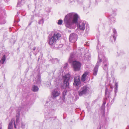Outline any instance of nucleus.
<instances>
[{"label":"nucleus","instance_id":"28","mask_svg":"<svg viewBox=\"0 0 129 129\" xmlns=\"http://www.w3.org/2000/svg\"><path fill=\"white\" fill-rule=\"evenodd\" d=\"M36 47H34L33 48V50H35L36 49Z\"/></svg>","mask_w":129,"mask_h":129},{"label":"nucleus","instance_id":"6","mask_svg":"<svg viewBox=\"0 0 129 129\" xmlns=\"http://www.w3.org/2000/svg\"><path fill=\"white\" fill-rule=\"evenodd\" d=\"M74 55L73 53H71L70 58L69 59V61L70 63L71 64H81L80 62L76 60H74Z\"/></svg>","mask_w":129,"mask_h":129},{"label":"nucleus","instance_id":"4","mask_svg":"<svg viewBox=\"0 0 129 129\" xmlns=\"http://www.w3.org/2000/svg\"><path fill=\"white\" fill-rule=\"evenodd\" d=\"M70 77V75L69 74H67L63 76V85L62 86V87L64 89H66L69 87V81Z\"/></svg>","mask_w":129,"mask_h":129},{"label":"nucleus","instance_id":"30","mask_svg":"<svg viewBox=\"0 0 129 129\" xmlns=\"http://www.w3.org/2000/svg\"><path fill=\"white\" fill-rule=\"evenodd\" d=\"M63 94V96H64V97H65V95H64V93Z\"/></svg>","mask_w":129,"mask_h":129},{"label":"nucleus","instance_id":"17","mask_svg":"<svg viewBox=\"0 0 129 129\" xmlns=\"http://www.w3.org/2000/svg\"><path fill=\"white\" fill-rule=\"evenodd\" d=\"M113 33H114V34L113 37V38L114 39V40L115 41L116 39V37L117 36V32L116 30L114 28L113 30Z\"/></svg>","mask_w":129,"mask_h":129},{"label":"nucleus","instance_id":"3","mask_svg":"<svg viewBox=\"0 0 129 129\" xmlns=\"http://www.w3.org/2000/svg\"><path fill=\"white\" fill-rule=\"evenodd\" d=\"M98 58L96 64H101V62L103 60V63L104 64H107L108 63V61L106 58H105L103 52H101L100 51L98 52Z\"/></svg>","mask_w":129,"mask_h":129},{"label":"nucleus","instance_id":"5","mask_svg":"<svg viewBox=\"0 0 129 129\" xmlns=\"http://www.w3.org/2000/svg\"><path fill=\"white\" fill-rule=\"evenodd\" d=\"M88 87L86 86H84L82 87L78 91L79 96H81L86 94L88 92Z\"/></svg>","mask_w":129,"mask_h":129},{"label":"nucleus","instance_id":"24","mask_svg":"<svg viewBox=\"0 0 129 129\" xmlns=\"http://www.w3.org/2000/svg\"><path fill=\"white\" fill-rule=\"evenodd\" d=\"M62 23V21L61 20H58L57 23L58 24L60 25H61Z\"/></svg>","mask_w":129,"mask_h":129},{"label":"nucleus","instance_id":"34","mask_svg":"<svg viewBox=\"0 0 129 129\" xmlns=\"http://www.w3.org/2000/svg\"><path fill=\"white\" fill-rule=\"evenodd\" d=\"M65 64L67 65V64H67V63H66V64Z\"/></svg>","mask_w":129,"mask_h":129},{"label":"nucleus","instance_id":"29","mask_svg":"<svg viewBox=\"0 0 129 129\" xmlns=\"http://www.w3.org/2000/svg\"><path fill=\"white\" fill-rule=\"evenodd\" d=\"M65 92V93H66V91H63V92Z\"/></svg>","mask_w":129,"mask_h":129},{"label":"nucleus","instance_id":"25","mask_svg":"<svg viewBox=\"0 0 129 129\" xmlns=\"http://www.w3.org/2000/svg\"><path fill=\"white\" fill-rule=\"evenodd\" d=\"M107 65H104L103 67V69L104 70H106L108 69Z\"/></svg>","mask_w":129,"mask_h":129},{"label":"nucleus","instance_id":"31","mask_svg":"<svg viewBox=\"0 0 129 129\" xmlns=\"http://www.w3.org/2000/svg\"><path fill=\"white\" fill-rule=\"evenodd\" d=\"M39 83H40V79H39Z\"/></svg>","mask_w":129,"mask_h":129},{"label":"nucleus","instance_id":"26","mask_svg":"<svg viewBox=\"0 0 129 129\" xmlns=\"http://www.w3.org/2000/svg\"><path fill=\"white\" fill-rule=\"evenodd\" d=\"M25 125L23 123H22L21 124V127L22 128H25Z\"/></svg>","mask_w":129,"mask_h":129},{"label":"nucleus","instance_id":"11","mask_svg":"<svg viewBox=\"0 0 129 129\" xmlns=\"http://www.w3.org/2000/svg\"><path fill=\"white\" fill-rule=\"evenodd\" d=\"M89 73L88 72H86L84 73L81 78L82 81L84 82L85 81L86 76L89 74Z\"/></svg>","mask_w":129,"mask_h":129},{"label":"nucleus","instance_id":"9","mask_svg":"<svg viewBox=\"0 0 129 129\" xmlns=\"http://www.w3.org/2000/svg\"><path fill=\"white\" fill-rule=\"evenodd\" d=\"M77 26L79 28L82 30H84L85 28V24L82 21L80 22L77 24Z\"/></svg>","mask_w":129,"mask_h":129},{"label":"nucleus","instance_id":"33","mask_svg":"<svg viewBox=\"0 0 129 129\" xmlns=\"http://www.w3.org/2000/svg\"><path fill=\"white\" fill-rule=\"evenodd\" d=\"M31 24V23H29V25H30Z\"/></svg>","mask_w":129,"mask_h":129},{"label":"nucleus","instance_id":"1","mask_svg":"<svg viewBox=\"0 0 129 129\" xmlns=\"http://www.w3.org/2000/svg\"><path fill=\"white\" fill-rule=\"evenodd\" d=\"M78 18L79 16L76 14L71 13L65 17L64 22L66 27L70 28L73 29L76 25Z\"/></svg>","mask_w":129,"mask_h":129},{"label":"nucleus","instance_id":"27","mask_svg":"<svg viewBox=\"0 0 129 129\" xmlns=\"http://www.w3.org/2000/svg\"><path fill=\"white\" fill-rule=\"evenodd\" d=\"M108 92V89L107 88H106L105 91V95L107 94Z\"/></svg>","mask_w":129,"mask_h":129},{"label":"nucleus","instance_id":"20","mask_svg":"<svg viewBox=\"0 0 129 129\" xmlns=\"http://www.w3.org/2000/svg\"><path fill=\"white\" fill-rule=\"evenodd\" d=\"M115 92L116 93L117 92V90L118 89V83H116L115 85Z\"/></svg>","mask_w":129,"mask_h":129},{"label":"nucleus","instance_id":"18","mask_svg":"<svg viewBox=\"0 0 129 129\" xmlns=\"http://www.w3.org/2000/svg\"><path fill=\"white\" fill-rule=\"evenodd\" d=\"M39 90V88L37 86L34 85L32 88V90L33 91L36 92L38 91Z\"/></svg>","mask_w":129,"mask_h":129},{"label":"nucleus","instance_id":"2","mask_svg":"<svg viewBox=\"0 0 129 129\" xmlns=\"http://www.w3.org/2000/svg\"><path fill=\"white\" fill-rule=\"evenodd\" d=\"M61 36V35L60 34L56 32L54 33L52 37L49 39L48 43L49 44L51 45H54Z\"/></svg>","mask_w":129,"mask_h":129},{"label":"nucleus","instance_id":"14","mask_svg":"<svg viewBox=\"0 0 129 129\" xmlns=\"http://www.w3.org/2000/svg\"><path fill=\"white\" fill-rule=\"evenodd\" d=\"M80 65H73V67L75 71L79 70L80 68Z\"/></svg>","mask_w":129,"mask_h":129},{"label":"nucleus","instance_id":"32","mask_svg":"<svg viewBox=\"0 0 129 129\" xmlns=\"http://www.w3.org/2000/svg\"><path fill=\"white\" fill-rule=\"evenodd\" d=\"M110 87H111V88H113V87H111V86H110Z\"/></svg>","mask_w":129,"mask_h":129},{"label":"nucleus","instance_id":"12","mask_svg":"<svg viewBox=\"0 0 129 129\" xmlns=\"http://www.w3.org/2000/svg\"><path fill=\"white\" fill-rule=\"evenodd\" d=\"M13 123L14 125V127L16 128V125L15 124V122L14 119H12L11 122L9 123V129H12L13 128L12 124Z\"/></svg>","mask_w":129,"mask_h":129},{"label":"nucleus","instance_id":"23","mask_svg":"<svg viewBox=\"0 0 129 129\" xmlns=\"http://www.w3.org/2000/svg\"><path fill=\"white\" fill-rule=\"evenodd\" d=\"M44 22V20L43 19H41L40 20H39V24H42Z\"/></svg>","mask_w":129,"mask_h":129},{"label":"nucleus","instance_id":"22","mask_svg":"<svg viewBox=\"0 0 129 129\" xmlns=\"http://www.w3.org/2000/svg\"><path fill=\"white\" fill-rule=\"evenodd\" d=\"M19 114H18V116L17 115L16 117V123H18L19 120Z\"/></svg>","mask_w":129,"mask_h":129},{"label":"nucleus","instance_id":"13","mask_svg":"<svg viewBox=\"0 0 129 129\" xmlns=\"http://www.w3.org/2000/svg\"><path fill=\"white\" fill-rule=\"evenodd\" d=\"M98 68L99 66L98 65H96L95 67L93 70V75L95 76H96V75L98 71Z\"/></svg>","mask_w":129,"mask_h":129},{"label":"nucleus","instance_id":"15","mask_svg":"<svg viewBox=\"0 0 129 129\" xmlns=\"http://www.w3.org/2000/svg\"><path fill=\"white\" fill-rule=\"evenodd\" d=\"M50 60L53 64H57L59 61L57 58H53L50 59Z\"/></svg>","mask_w":129,"mask_h":129},{"label":"nucleus","instance_id":"8","mask_svg":"<svg viewBox=\"0 0 129 129\" xmlns=\"http://www.w3.org/2000/svg\"><path fill=\"white\" fill-rule=\"evenodd\" d=\"M80 84V77L79 76H78L75 77L74 79L73 85L76 86H78Z\"/></svg>","mask_w":129,"mask_h":129},{"label":"nucleus","instance_id":"21","mask_svg":"<svg viewBox=\"0 0 129 129\" xmlns=\"http://www.w3.org/2000/svg\"><path fill=\"white\" fill-rule=\"evenodd\" d=\"M106 103V102H103V104L102 105L101 107V109L102 110H104L105 109V104Z\"/></svg>","mask_w":129,"mask_h":129},{"label":"nucleus","instance_id":"10","mask_svg":"<svg viewBox=\"0 0 129 129\" xmlns=\"http://www.w3.org/2000/svg\"><path fill=\"white\" fill-rule=\"evenodd\" d=\"M60 94L59 92L56 90H54L52 93V97L53 98L59 96Z\"/></svg>","mask_w":129,"mask_h":129},{"label":"nucleus","instance_id":"19","mask_svg":"<svg viewBox=\"0 0 129 129\" xmlns=\"http://www.w3.org/2000/svg\"><path fill=\"white\" fill-rule=\"evenodd\" d=\"M6 60L5 55H4L0 61V64H3Z\"/></svg>","mask_w":129,"mask_h":129},{"label":"nucleus","instance_id":"7","mask_svg":"<svg viewBox=\"0 0 129 129\" xmlns=\"http://www.w3.org/2000/svg\"><path fill=\"white\" fill-rule=\"evenodd\" d=\"M77 36L76 34L73 33L71 34L70 36L69 41L70 42L75 43L77 40Z\"/></svg>","mask_w":129,"mask_h":129},{"label":"nucleus","instance_id":"16","mask_svg":"<svg viewBox=\"0 0 129 129\" xmlns=\"http://www.w3.org/2000/svg\"><path fill=\"white\" fill-rule=\"evenodd\" d=\"M24 4V1L22 0H18V2L17 5V6L18 7H20L22 5Z\"/></svg>","mask_w":129,"mask_h":129}]
</instances>
